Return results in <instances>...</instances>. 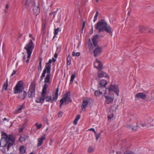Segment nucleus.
Returning <instances> with one entry per match:
<instances>
[{"label":"nucleus","mask_w":154,"mask_h":154,"mask_svg":"<svg viewBox=\"0 0 154 154\" xmlns=\"http://www.w3.org/2000/svg\"><path fill=\"white\" fill-rule=\"evenodd\" d=\"M95 28L96 29L98 30L99 33L105 31L108 33H112L111 27L108 25L107 22L104 20H101L98 22L95 25Z\"/></svg>","instance_id":"obj_1"},{"label":"nucleus","mask_w":154,"mask_h":154,"mask_svg":"<svg viewBox=\"0 0 154 154\" xmlns=\"http://www.w3.org/2000/svg\"><path fill=\"white\" fill-rule=\"evenodd\" d=\"M34 47V44L31 39L29 40V42L25 46L24 49L26 50V53L27 54V59L26 61V63H29Z\"/></svg>","instance_id":"obj_2"},{"label":"nucleus","mask_w":154,"mask_h":154,"mask_svg":"<svg viewBox=\"0 0 154 154\" xmlns=\"http://www.w3.org/2000/svg\"><path fill=\"white\" fill-rule=\"evenodd\" d=\"M52 62V60L50 59L48 62L46 63L45 68L43 70V72L40 77L41 81H42L45 76V75L46 72L47 74H51V63Z\"/></svg>","instance_id":"obj_3"},{"label":"nucleus","mask_w":154,"mask_h":154,"mask_svg":"<svg viewBox=\"0 0 154 154\" xmlns=\"http://www.w3.org/2000/svg\"><path fill=\"white\" fill-rule=\"evenodd\" d=\"M70 93L69 92H67L64 95V97L60 100V107L61 108L62 105L64 103L66 104L72 102V100L70 97Z\"/></svg>","instance_id":"obj_4"},{"label":"nucleus","mask_w":154,"mask_h":154,"mask_svg":"<svg viewBox=\"0 0 154 154\" xmlns=\"http://www.w3.org/2000/svg\"><path fill=\"white\" fill-rule=\"evenodd\" d=\"M11 141H9L6 138L2 137L1 139L0 146L1 147H5L7 146V149L8 150L10 146H12V144L10 142Z\"/></svg>","instance_id":"obj_5"},{"label":"nucleus","mask_w":154,"mask_h":154,"mask_svg":"<svg viewBox=\"0 0 154 154\" xmlns=\"http://www.w3.org/2000/svg\"><path fill=\"white\" fill-rule=\"evenodd\" d=\"M51 74H47L46 77L45 79L44 83L45 84L42 89V93H43L46 95V90L48 86V84L50 83Z\"/></svg>","instance_id":"obj_6"},{"label":"nucleus","mask_w":154,"mask_h":154,"mask_svg":"<svg viewBox=\"0 0 154 154\" xmlns=\"http://www.w3.org/2000/svg\"><path fill=\"white\" fill-rule=\"evenodd\" d=\"M59 89L57 88L56 92L54 94H53V97L51 96H47L45 98V100L46 102H50L52 103L54 101H56L57 99L58 95Z\"/></svg>","instance_id":"obj_7"},{"label":"nucleus","mask_w":154,"mask_h":154,"mask_svg":"<svg viewBox=\"0 0 154 154\" xmlns=\"http://www.w3.org/2000/svg\"><path fill=\"white\" fill-rule=\"evenodd\" d=\"M35 93V85L34 83H31L28 91V95L29 98L34 97Z\"/></svg>","instance_id":"obj_8"},{"label":"nucleus","mask_w":154,"mask_h":154,"mask_svg":"<svg viewBox=\"0 0 154 154\" xmlns=\"http://www.w3.org/2000/svg\"><path fill=\"white\" fill-rule=\"evenodd\" d=\"M107 82L105 80H101L99 82V86L98 88L99 90L101 89L103 90V91L106 92V88L105 86L107 84Z\"/></svg>","instance_id":"obj_9"},{"label":"nucleus","mask_w":154,"mask_h":154,"mask_svg":"<svg viewBox=\"0 0 154 154\" xmlns=\"http://www.w3.org/2000/svg\"><path fill=\"white\" fill-rule=\"evenodd\" d=\"M106 92L104 93V96L105 98V102L107 104H109L112 102L114 99V95L109 94L106 95Z\"/></svg>","instance_id":"obj_10"},{"label":"nucleus","mask_w":154,"mask_h":154,"mask_svg":"<svg viewBox=\"0 0 154 154\" xmlns=\"http://www.w3.org/2000/svg\"><path fill=\"white\" fill-rule=\"evenodd\" d=\"M14 93L15 94L19 93L23 90L22 88V85L20 82H19L16 84L14 88Z\"/></svg>","instance_id":"obj_11"},{"label":"nucleus","mask_w":154,"mask_h":154,"mask_svg":"<svg viewBox=\"0 0 154 154\" xmlns=\"http://www.w3.org/2000/svg\"><path fill=\"white\" fill-rule=\"evenodd\" d=\"M107 89L109 91L114 92L117 94V96H119V90L118 86L116 85H111L108 87Z\"/></svg>","instance_id":"obj_12"},{"label":"nucleus","mask_w":154,"mask_h":154,"mask_svg":"<svg viewBox=\"0 0 154 154\" xmlns=\"http://www.w3.org/2000/svg\"><path fill=\"white\" fill-rule=\"evenodd\" d=\"M102 50V47H96L94 50L93 54L94 56L96 57L99 56L101 54Z\"/></svg>","instance_id":"obj_13"},{"label":"nucleus","mask_w":154,"mask_h":154,"mask_svg":"<svg viewBox=\"0 0 154 154\" xmlns=\"http://www.w3.org/2000/svg\"><path fill=\"white\" fill-rule=\"evenodd\" d=\"M46 94L42 93L41 97L36 98L35 101L37 103H43L44 101Z\"/></svg>","instance_id":"obj_14"},{"label":"nucleus","mask_w":154,"mask_h":154,"mask_svg":"<svg viewBox=\"0 0 154 154\" xmlns=\"http://www.w3.org/2000/svg\"><path fill=\"white\" fill-rule=\"evenodd\" d=\"M33 10L34 13L37 15L40 12V8L38 4L36 5L35 2H34V4L33 5Z\"/></svg>","instance_id":"obj_15"},{"label":"nucleus","mask_w":154,"mask_h":154,"mask_svg":"<svg viewBox=\"0 0 154 154\" xmlns=\"http://www.w3.org/2000/svg\"><path fill=\"white\" fill-rule=\"evenodd\" d=\"M146 97V95L143 93H138L136 94L135 98H140L142 100L145 99Z\"/></svg>","instance_id":"obj_16"},{"label":"nucleus","mask_w":154,"mask_h":154,"mask_svg":"<svg viewBox=\"0 0 154 154\" xmlns=\"http://www.w3.org/2000/svg\"><path fill=\"white\" fill-rule=\"evenodd\" d=\"M26 95V92L24 91L23 90L19 93L18 97L21 99L23 100L25 98Z\"/></svg>","instance_id":"obj_17"},{"label":"nucleus","mask_w":154,"mask_h":154,"mask_svg":"<svg viewBox=\"0 0 154 154\" xmlns=\"http://www.w3.org/2000/svg\"><path fill=\"white\" fill-rule=\"evenodd\" d=\"M153 121L152 119L150 118H149L146 120L144 123L140 122V124L142 127L148 125L149 124L151 123Z\"/></svg>","instance_id":"obj_18"},{"label":"nucleus","mask_w":154,"mask_h":154,"mask_svg":"<svg viewBox=\"0 0 154 154\" xmlns=\"http://www.w3.org/2000/svg\"><path fill=\"white\" fill-rule=\"evenodd\" d=\"M2 137H5L6 138V139L8 140L9 141H11L12 142H14V140L11 137V136L8 135L6 133L3 132L2 134Z\"/></svg>","instance_id":"obj_19"},{"label":"nucleus","mask_w":154,"mask_h":154,"mask_svg":"<svg viewBox=\"0 0 154 154\" xmlns=\"http://www.w3.org/2000/svg\"><path fill=\"white\" fill-rule=\"evenodd\" d=\"M99 36L98 35H96L94 36L92 39V41L94 46V47H96L97 44V38L99 37Z\"/></svg>","instance_id":"obj_20"},{"label":"nucleus","mask_w":154,"mask_h":154,"mask_svg":"<svg viewBox=\"0 0 154 154\" xmlns=\"http://www.w3.org/2000/svg\"><path fill=\"white\" fill-rule=\"evenodd\" d=\"M89 102V100L88 99H85L83 100V103L82 107L84 109L85 111V108L87 107L88 104Z\"/></svg>","instance_id":"obj_21"},{"label":"nucleus","mask_w":154,"mask_h":154,"mask_svg":"<svg viewBox=\"0 0 154 154\" xmlns=\"http://www.w3.org/2000/svg\"><path fill=\"white\" fill-rule=\"evenodd\" d=\"M45 139V137L43 136L41 137L40 138H38V140L37 146L38 147L41 146L43 143V140H44Z\"/></svg>","instance_id":"obj_22"},{"label":"nucleus","mask_w":154,"mask_h":154,"mask_svg":"<svg viewBox=\"0 0 154 154\" xmlns=\"http://www.w3.org/2000/svg\"><path fill=\"white\" fill-rule=\"evenodd\" d=\"M98 76L100 78H101L103 77H109V76L106 73L100 71L98 72Z\"/></svg>","instance_id":"obj_23"},{"label":"nucleus","mask_w":154,"mask_h":154,"mask_svg":"<svg viewBox=\"0 0 154 154\" xmlns=\"http://www.w3.org/2000/svg\"><path fill=\"white\" fill-rule=\"evenodd\" d=\"M31 0H24L22 2L23 5L25 8L28 7L30 4Z\"/></svg>","instance_id":"obj_24"},{"label":"nucleus","mask_w":154,"mask_h":154,"mask_svg":"<svg viewBox=\"0 0 154 154\" xmlns=\"http://www.w3.org/2000/svg\"><path fill=\"white\" fill-rule=\"evenodd\" d=\"M94 66L95 68H97L98 69H103V65L102 63L95 62Z\"/></svg>","instance_id":"obj_25"},{"label":"nucleus","mask_w":154,"mask_h":154,"mask_svg":"<svg viewBox=\"0 0 154 154\" xmlns=\"http://www.w3.org/2000/svg\"><path fill=\"white\" fill-rule=\"evenodd\" d=\"M103 92H105V91H103V90L102 89L100 90L98 88V91H96L94 93V94L96 96H98L102 94Z\"/></svg>","instance_id":"obj_26"},{"label":"nucleus","mask_w":154,"mask_h":154,"mask_svg":"<svg viewBox=\"0 0 154 154\" xmlns=\"http://www.w3.org/2000/svg\"><path fill=\"white\" fill-rule=\"evenodd\" d=\"M19 150L20 153L21 154H23L26 151L25 148L23 146H20Z\"/></svg>","instance_id":"obj_27"},{"label":"nucleus","mask_w":154,"mask_h":154,"mask_svg":"<svg viewBox=\"0 0 154 154\" xmlns=\"http://www.w3.org/2000/svg\"><path fill=\"white\" fill-rule=\"evenodd\" d=\"M80 117L81 116L79 115H78L77 116L73 122V123L74 125H76L77 124L78 121Z\"/></svg>","instance_id":"obj_28"},{"label":"nucleus","mask_w":154,"mask_h":154,"mask_svg":"<svg viewBox=\"0 0 154 154\" xmlns=\"http://www.w3.org/2000/svg\"><path fill=\"white\" fill-rule=\"evenodd\" d=\"M27 137L25 136H23V137H21L19 139V140L21 142H23L26 140Z\"/></svg>","instance_id":"obj_29"},{"label":"nucleus","mask_w":154,"mask_h":154,"mask_svg":"<svg viewBox=\"0 0 154 154\" xmlns=\"http://www.w3.org/2000/svg\"><path fill=\"white\" fill-rule=\"evenodd\" d=\"M75 75L76 74L75 73H74L72 75L70 80V83H72L74 79L75 78Z\"/></svg>","instance_id":"obj_30"},{"label":"nucleus","mask_w":154,"mask_h":154,"mask_svg":"<svg viewBox=\"0 0 154 154\" xmlns=\"http://www.w3.org/2000/svg\"><path fill=\"white\" fill-rule=\"evenodd\" d=\"M8 87V79H7L6 82L5 83L3 86V89L5 90H6Z\"/></svg>","instance_id":"obj_31"},{"label":"nucleus","mask_w":154,"mask_h":154,"mask_svg":"<svg viewBox=\"0 0 154 154\" xmlns=\"http://www.w3.org/2000/svg\"><path fill=\"white\" fill-rule=\"evenodd\" d=\"M59 28H58L57 29H56L54 30V35L53 38L54 39L55 37L56 36L57 34L59 31Z\"/></svg>","instance_id":"obj_32"},{"label":"nucleus","mask_w":154,"mask_h":154,"mask_svg":"<svg viewBox=\"0 0 154 154\" xmlns=\"http://www.w3.org/2000/svg\"><path fill=\"white\" fill-rule=\"evenodd\" d=\"M99 12L97 11L96 12V14L94 17V19L93 20V21L94 22H95L97 19V17L98 16L99 14Z\"/></svg>","instance_id":"obj_33"},{"label":"nucleus","mask_w":154,"mask_h":154,"mask_svg":"<svg viewBox=\"0 0 154 154\" xmlns=\"http://www.w3.org/2000/svg\"><path fill=\"white\" fill-rule=\"evenodd\" d=\"M71 64V60L69 55L67 57V64L68 65H70Z\"/></svg>","instance_id":"obj_34"},{"label":"nucleus","mask_w":154,"mask_h":154,"mask_svg":"<svg viewBox=\"0 0 154 154\" xmlns=\"http://www.w3.org/2000/svg\"><path fill=\"white\" fill-rule=\"evenodd\" d=\"M138 127H140L138 126V123H137V126L136 127H132L131 129L133 131H135L138 129Z\"/></svg>","instance_id":"obj_35"},{"label":"nucleus","mask_w":154,"mask_h":154,"mask_svg":"<svg viewBox=\"0 0 154 154\" xmlns=\"http://www.w3.org/2000/svg\"><path fill=\"white\" fill-rule=\"evenodd\" d=\"M139 29L141 32H143L145 29V28L142 26H140L139 27Z\"/></svg>","instance_id":"obj_36"},{"label":"nucleus","mask_w":154,"mask_h":154,"mask_svg":"<svg viewBox=\"0 0 154 154\" xmlns=\"http://www.w3.org/2000/svg\"><path fill=\"white\" fill-rule=\"evenodd\" d=\"M94 150V148H93L92 147H90L88 149V152L89 153H91L93 152Z\"/></svg>","instance_id":"obj_37"},{"label":"nucleus","mask_w":154,"mask_h":154,"mask_svg":"<svg viewBox=\"0 0 154 154\" xmlns=\"http://www.w3.org/2000/svg\"><path fill=\"white\" fill-rule=\"evenodd\" d=\"M35 125L37 127V128L38 129H39L42 127V124H40L38 125L37 122L35 123Z\"/></svg>","instance_id":"obj_38"},{"label":"nucleus","mask_w":154,"mask_h":154,"mask_svg":"<svg viewBox=\"0 0 154 154\" xmlns=\"http://www.w3.org/2000/svg\"><path fill=\"white\" fill-rule=\"evenodd\" d=\"M21 109L20 107V106L17 107L16 110V111H17V113H19L20 112Z\"/></svg>","instance_id":"obj_39"},{"label":"nucleus","mask_w":154,"mask_h":154,"mask_svg":"<svg viewBox=\"0 0 154 154\" xmlns=\"http://www.w3.org/2000/svg\"><path fill=\"white\" fill-rule=\"evenodd\" d=\"M9 7V5L8 4H7L5 6V12L7 13V9H8Z\"/></svg>","instance_id":"obj_40"},{"label":"nucleus","mask_w":154,"mask_h":154,"mask_svg":"<svg viewBox=\"0 0 154 154\" xmlns=\"http://www.w3.org/2000/svg\"><path fill=\"white\" fill-rule=\"evenodd\" d=\"M2 149H1V150L3 153H5V147H2Z\"/></svg>","instance_id":"obj_41"},{"label":"nucleus","mask_w":154,"mask_h":154,"mask_svg":"<svg viewBox=\"0 0 154 154\" xmlns=\"http://www.w3.org/2000/svg\"><path fill=\"white\" fill-rule=\"evenodd\" d=\"M100 133H99L98 134H96V135H95V137H96V139L97 140L100 137Z\"/></svg>","instance_id":"obj_42"},{"label":"nucleus","mask_w":154,"mask_h":154,"mask_svg":"<svg viewBox=\"0 0 154 154\" xmlns=\"http://www.w3.org/2000/svg\"><path fill=\"white\" fill-rule=\"evenodd\" d=\"M126 127L127 128H129L131 129L132 126L131 125L128 124L126 126Z\"/></svg>","instance_id":"obj_43"},{"label":"nucleus","mask_w":154,"mask_h":154,"mask_svg":"<svg viewBox=\"0 0 154 154\" xmlns=\"http://www.w3.org/2000/svg\"><path fill=\"white\" fill-rule=\"evenodd\" d=\"M124 154H135L133 152L131 151H128L125 153Z\"/></svg>","instance_id":"obj_44"},{"label":"nucleus","mask_w":154,"mask_h":154,"mask_svg":"<svg viewBox=\"0 0 154 154\" xmlns=\"http://www.w3.org/2000/svg\"><path fill=\"white\" fill-rule=\"evenodd\" d=\"M63 112L61 111H60L58 114V116L59 117H61L62 116Z\"/></svg>","instance_id":"obj_45"},{"label":"nucleus","mask_w":154,"mask_h":154,"mask_svg":"<svg viewBox=\"0 0 154 154\" xmlns=\"http://www.w3.org/2000/svg\"><path fill=\"white\" fill-rule=\"evenodd\" d=\"M38 70L39 72H41L42 71V66H39L38 68Z\"/></svg>","instance_id":"obj_46"},{"label":"nucleus","mask_w":154,"mask_h":154,"mask_svg":"<svg viewBox=\"0 0 154 154\" xmlns=\"http://www.w3.org/2000/svg\"><path fill=\"white\" fill-rule=\"evenodd\" d=\"M53 14L54 15V17H53V18H54V17H55V12H51V13H50V14H49V15L51 16Z\"/></svg>","instance_id":"obj_47"},{"label":"nucleus","mask_w":154,"mask_h":154,"mask_svg":"<svg viewBox=\"0 0 154 154\" xmlns=\"http://www.w3.org/2000/svg\"><path fill=\"white\" fill-rule=\"evenodd\" d=\"M16 71L15 70H14L13 71L12 73L11 74V76H13L15 75L16 73Z\"/></svg>","instance_id":"obj_48"},{"label":"nucleus","mask_w":154,"mask_h":154,"mask_svg":"<svg viewBox=\"0 0 154 154\" xmlns=\"http://www.w3.org/2000/svg\"><path fill=\"white\" fill-rule=\"evenodd\" d=\"M149 32L152 33H154V29H151L149 31Z\"/></svg>","instance_id":"obj_49"},{"label":"nucleus","mask_w":154,"mask_h":154,"mask_svg":"<svg viewBox=\"0 0 154 154\" xmlns=\"http://www.w3.org/2000/svg\"><path fill=\"white\" fill-rule=\"evenodd\" d=\"M20 107L21 108V109L25 107V105H24V103H23L22 105L20 106Z\"/></svg>","instance_id":"obj_50"},{"label":"nucleus","mask_w":154,"mask_h":154,"mask_svg":"<svg viewBox=\"0 0 154 154\" xmlns=\"http://www.w3.org/2000/svg\"><path fill=\"white\" fill-rule=\"evenodd\" d=\"M80 55V53L79 52H77L75 54V56H79Z\"/></svg>","instance_id":"obj_51"},{"label":"nucleus","mask_w":154,"mask_h":154,"mask_svg":"<svg viewBox=\"0 0 154 154\" xmlns=\"http://www.w3.org/2000/svg\"><path fill=\"white\" fill-rule=\"evenodd\" d=\"M95 62H98L99 63H101V62H100V61H99L98 59H96V61Z\"/></svg>","instance_id":"obj_52"},{"label":"nucleus","mask_w":154,"mask_h":154,"mask_svg":"<svg viewBox=\"0 0 154 154\" xmlns=\"http://www.w3.org/2000/svg\"><path fill=\"white\" fill-rule=\"evenodd\" d=\"M23 128H20L19 130V131L20 132H21L23 131Z\"/></svg>","instance_id":"obj_53"},{"label":"nucleus","mask_w":154,"mask_h":154,"mask_svg":"<svg viewBox=\"0 0 154 154\" xmlns=\"http://www.w3.org/2000/svg\"><path fill=\"white\" fill-rule=\"evenodd\" d=\"M85 22H84L83 23V25H82V30L83 29L85 26Z\"/></svg>","instance_id":"obj_54"},{"label":"nucleus","mask_w":154,"mask_h":154,"mask_svg":"<svg viewBox=\"0 0 154 154\" xmlns=\"http://www.w3.org/2000/svg\"><path fill=\"white\" fill-rule=\"evenodd\" d=\"M72 54L73 56H75V54L74 51H73L72 53Z\"/></svg>","instance_id":"obj_55"},{"label":"nucleus","mask_w":154,"mask_h":154,"mask_svg":"<svg viewBox=\"0 0 154 154\" xmlns=\"http://www.w3.org/2000/svg\"><path fill=\"white\" fill-rule=\"evenodd\" d=\"M89 130H90V131H92L93 132H95V130L94 128H91L90 129H89Z\"/></svg>","instance_id":"obj_56"},{"label":"nucleus","mask_w":154,"mask_h":154,"mask_svg":"<svg viewBox=\"0 0 154 154\" xmlns=\"http://www.w3.org/2000/svg\"><path fill=\"white\" fill-rule=\"evenodd\" d=\"M26 56H25V55H24L23 58V60L24 61L26 60Z\"/></svg>","instance_id":"obj_57"},{"label":"nucleus","mask_w":154,"mask_h":154,"mask_svg":"<svg viewBox=\"0 0 154 154\" xmlns=\"http://www.w3.org/2000/svg\"><path fill=\"white\" fill-rule=\"evenodd\" d=\"M41 60H42V59H41L39 63V66H42Z\"/></svg>","instance_id":"obj_58"},{"label":"nucleus","mask_w":154,"mask_h":154,"mask_svg":"<svg viewBox=\"0 0 154 154\" xmlns=\"http://www.w3.org/2000/svg\"><path fill=\"white\" fill-rule=\"evenodd\" d=\"M57 56H58V55H57V54L56 53H55V54H54V57H55V58H57Z\"/></svg>","instance_id":"obj_59"},{"label":"nucleus","mask_w":154,"mask_h":154,"mask_svg":"<svg viewBox=\"0 0 154 154\" xmlns=\"http://www.w3.org/2000/svg\"><path fill=\"white\" fill-rule=\"evenodd\" d=\"M29 36L31 38H32V39H34V38H33L32 37V34H30L29 35Z\"/></svg>","instance_id":"obj_60"},{"label":"nucleus","mask_w":154,"mask_h":154,"mask_svg":"<svg viewBox=\"0 0 154 154\" xmlns=\"http://www.w3.org/2000/svg\"><path fill=\"white\" fill-rule=\"evenodd\" d=\"M5 120H7L8 122V121H9V120H8L7 119H6V118H5L3 119V121H5Z\"/></svg>","instance_id":"obj_61"},{"label":"nucleus","mask_w":154,"mask_h":154,"mask_svg":"<svg viewBox=\"0 0 154 154\" xmlns=\"http://www.w3.org/2000/svg\"><path fill=\"white\" fill-rule=\"evenodd\" d=\"M53 62H55L56 61V60L54 58H53Z\"/></svg>","instance_id":"obj_62"},{"label":"nucleus","mask_w":154,"mask_h":154,"mask_svg":"<svg viewBox=\"0 0 154 154\" xmlns=\"http://www.w3.org/2000/svg\"><path fill=\"white\" fill-rule=\"evenodd\" d=\"M108 119H110L111 118V117H110L109 116H108Z\"/></svg>","instance_id":"obj_63"},{"label":"nucleus","mask_w":154,"mask_h":154,"mask_svg":"<svg viewBox=\"0 0 154 154\" xmlns=\"http://www.w3.org/2000/svg\"><path fill=\"white\" fill-rule=\"evenodd\" d=\"M95 134V135H96V134H97V133H96V132L95 131V132H94Z\"/></svg>","instance_id":"obj_64"}]
</instances>
